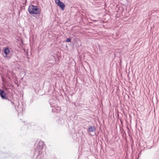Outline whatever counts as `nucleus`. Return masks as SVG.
Wrapping results in <instances>:
<instances>
[{"mask_svg": "<svg viewBox=\"0 0 159 159\" xmlns=\"http://www.w3.org/2000/svg\"><path fill=\"white\" fill-rule=\"evenodd\" d=\"M4 52L6 57H7V55H9L10 51L8 48H6L4 50Z\"/></svg>", "mask_w": 159, "mask_h": 159, "instance_id": "5", "label": "nucleus"}, {"mask_svg": "<svg viewBox=\"0 0 159 159\" xmlns=\"http://www.w3.org/2000/svg\"><path fill=\"white\" fill-rule=\"evenodd\" d=\"M66 42H71V39L69 38L67 39L66 40Z\"/></svg>", "mask_w": 159, "mask_h": 159, "instance_id": "7", "label": "nucleus"}, {"mask_svg": "<svg viewBox=\"0 0 159 159\" xmlns=\"http://www.w3.org/2000/svg\"><path fill=\"white\" fill-rule=\"evenodd\" d=\"M6 95V93L4 91L1 89H0V95L1 97L5 99L6 98L5 97Z\"/></svg>", "mask_w": 159, "mask_h": 159, "instance_id": "4", "label": "nucleus"}, {"mask_svg": "<svg viewBox=\"0 0 159 159\" xmlns=\"http://www.w3.org/2000/svg\"><path fill=\"white\" fill-rule=\"evenodd\" d=\"M28 11L30 14L39 15L40 13L41 10L37 6L31 5L29 7Z\"/></svg>", "mask_w": 159, "mask_h": 159, "instance_id": "1", "label": "nucleus"}, {"mask_svg": "<svg viewBox=\"0 0 159 159\" xmlns=\"http://www.w3.org/2000/svg\"><path fill=\"white\" fill-rule=\"evenodd\" d=\"M37 147L40 149H42L43 148L44 145V142L41 140L37 142Z\"/></svg>", "mask_w": 159, "mask_h": 159, "instance_id": "3", "label": "nucleus"}, {"mask_svg": "<svg viewBox=\"0 0 159 159\" xmlns=\"http://www.w3.org/2000/svg\"><path fill=\"white\" fill-rule=\"evenodd\" d=\"M96 128L94 126H90L89 128L88 131L89 132H93L95 131Z\"/></svg>", "mask_w": 159, "mask_h": 159, "instance_id": "6", "label": "nucleus"}, {"mask_svg": "<svg viewBox=\"0 0 159 159\" xmlns=\"http://www.w3.org/2000/svg\"><path fill=\"white\" fill-rule=\"evenodd\" d=\"M55 2L61 10H63L64 9L65 6L62 2L60 1V0H56Z\"/></svg>", "mask_w": 159, "mask_h": 159, "instance_id": "2", "label": "nucleus"}]
</instances>
